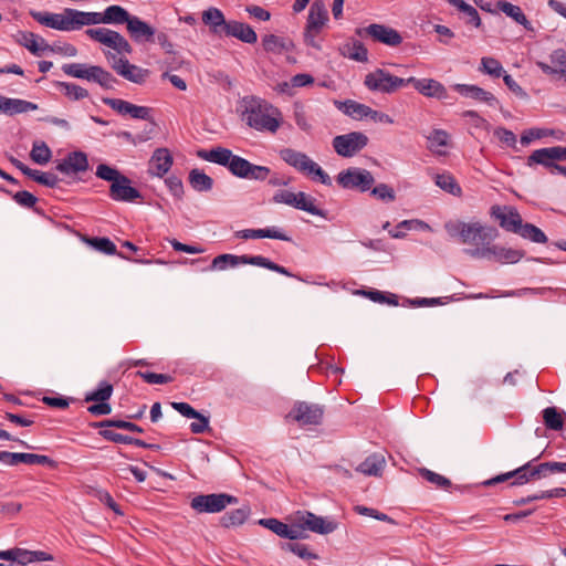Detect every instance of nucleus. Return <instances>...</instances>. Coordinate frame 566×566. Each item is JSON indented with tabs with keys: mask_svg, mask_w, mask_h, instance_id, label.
Listing matches in <instances>:
<instances>
[{
	"mask_svg": "<svg viewBox=\"0 0 566 566\" xmlns=\"http://www.w3.org/2000/svg\"><path fill=\"white\" fill-rule=\"evenodd\" d=\"M199 156L210 163L228 167L230 172L239 178L263 181L271 175L266 166H259L233 155L228 148L217 147L209 151H200Z\"/></svg>",
	"mask_w": 566,
	"mask_h": 566,
	"instance_id": "nucleus-1",
	"label": "nucleus"
},
{
	"mask_svg": "<svg viewBox=\"0 0 566 566\" xmlns=\"http://www.w3.org/2000/svg\"><path fill=\"white\" fill-rule=\"evenodd\" d=\"M243 118L249 127L271 134H275L283 122L282 113L277 107L256 97L245 101Z\"/></svg>",
	"mask_w": 566,
	"mask_h": 566,
	"instance_id": "nucleus-2",
	"label": "nucleus"
},
{
	"mask_svg": "<svg viewBox=\"0 0 566 566\" xmlns=\"http://www.w3.org/2000/svg\"><path fill=\"white\" fill-rule=\"evenodd\" d=\"M444 229L450 238L474 248L486 245L497 237L496 229L481 222L448 221Z\"/></svg>",
	"mask_w": 566,
	"mask_h": 566,
	"instance_id": "nucleus-3",
	"label": "nucleus"
},
{
	"mask_svg": "<svg viewBox=\"0 0 566 566\" xmlns=\"http://www.w3.org/2000/svg\"><path fill=\"white\" fill-rule=\"evenodd\" d=\"M32 18L40 24L64 32L80 30L85 25V11L66 8L61 13L32 11Z\"/></svg>",
	"mask_w": 566,
	"mask_h": 566,
	"instance_id": "nucleus-4",
	"label": "nucleus"
},
{
	"mask_svg": "<svg viewBox=\"0 0 566 566\" xmlns=\"http://www.w3.org/2000/svg\"><path fill=\"white\" fill-rule=\"evenodd\" d=\"M241 264L261 266L285 276H294L286 268L279 265L262 255H235L230 253L220 254L212 260L210 270L223 271L228 268H235Z\"/></svg>",
	"mask_w": 566,
	"mask_h": 566,
	"instance_id": "nucleus-5",
	"label": "nucleus"
},
{
	"mask_svg": "<svg viewBox=\"0 0 566 566\" xmlns=\"http://www.w3.org/2000/svg\"><path fill=\"white\" fill-rule=\"evenodd\" d=\"M62 70L69 76L95 82L106 90L114 88L116 84V78L108 71L98 65L70 63L64 64Z\"/></svg>",
	"mask_w": 566,
	"mask_h": 566,
	"instance_id": "nucleus-6",
	"label": "nucleus"
},
{
	"mask_svg": "<svg viewBox=\"0 0 566 566\" xmlns=\"http://www.w3.org/2000/svg\"><path fill=\"white\" fill-rule=\"evenodd\" d=\"M364 85L374 93L394 94L407 86L406 78L392 75L385 69H375L367 73Z\"/></svg>",
	"mask_w": 566,
	"mask_h": 566,
	"instance_id": "nucleus-7",
	"label": "nucleus"
},
{
	"mask_svg": "<svg viewBox=\"0 0 566 566\" xmlns=\"http://www.w3.org/2000/svg\"><path fill=\"white\" fill-rule=\"evenodd\" d=\"M465 252L472 258L492 260L501 264H515L525 254L523 250L491 244V242L483 247L468 249Z\"/></svg>",
	"mask_w": 566,
	"mask_h": 566,
	"instance_id": "nucleus-8",
	"label": "nucleus"
},
{
	"mask_svg": "<svg viewBox=\"0 0 566 566\" xmlns=\"http://www.w3.org/2000/svg\"><path fill=\"white\" fill-rule=\"evenodd\" d=\"M85 34L93 41H96L111 49L117 56H127L132 54L133 48L124 35L107 28L87 29Z\"/></svg>",
	"mask_w": 566,
	"mask_h": 566,
	"instance_id": "nucleus-9",
	"label": "nucleus"
},
{
	"mask_svg": "<svg viewBox=\"0 0 566 566\" xmlns=\"http://www.w3.org/2000/svg\"><path fill=\"white\" fill-rule=\"evenodd\" d=\"M293 520L295 531L300 533V538L306 537V531L325 535L333 533L337 528L336 522L317 516L307 511L296 512L293 515Z\"/></svg>",
	"mask_w": 566,
	"mask_h": 566,
	"instance_id": "nucleus-10",
	"label": "nucleus"
},
{
	"mask_svg": "<svg viewBox=\"0 0 566 566\" xmlns=\"http://www.w3.org/2000/svg\"><path fill=\"white\" fill-rule=\"evenodd\" d=\"M104 55L111 67L125 80L136 84L146 82L149 75L148 70L129 63L127 56H117L115 53H112L111 50L104 51Z\"/></svg>",
	"mask_w": 566,
	"mask_h": 566,
	"instance_id": "nucleus-11",
	"label": "nucleus"
},
{
	"mask_svg": "<svg viewBox=\"0 0 566 566\" xmlns=\"http://www.w3.org/2000/svg\"><path fill=\"white\" fill-rule=\"evenodd\" d=\"M324 408L318 403L296 401L286 418L297 422L301 427L321 424Z\"/></svg>",
	"mask_w": 566,
	"mask_h": 566,
	"instance_id": "nucleus-12",
	"label": "nucleus"
},
{
	"mask_svg": "<svg viewBox=\"0 0 566 566\" xmlns=\"http://www.w3.org/2000/svg\"><path fill=\"white\" fill-rule=\"evenodd\" d=\"M237 502V497L226 493L200 494L191 500L190 506L198 513H219Z\"/></svg>",
	"mask_w": 566,
	"mask_h": 566,
	"instance_id": "nucleus-13",
	"label": "nucleus"
},
{
	"mask_svg": "<svg viewBox=\"0 0 566 566\" xmlns=\"http://www.w3.org/2000/svg\"><path fill=\"white\" fill-rule=\"evenodd\" d=\"M336 180L344 189H355L361 192L369 190L375 182L370 171L357 167L340 171Z\"/></svg>",
	"mask_w": 566,
	"mask_h": 566,
	"instance_id": "nucleus-14",
	"label": "nucleus"
},
{
	"mask_svg": "<svg viewBox=\"0 0 566 566\" xmlns=\"http://www.w3.org/2000/svg\"><path fill=\"white\" fill-rule=\"evenodd\" d=\"M132 14L129 12L118 6L112 4L108 6L103 12H85V25H96V24H126L128 23Z\"/></svg>",
	"mask_w": 566,
	"mask_h": 566,
	"instance_id": "nucleus-15",
	"label": "nucleus"
},
{
	"mask_svg": "<svg viewBox=\"0 0 566 566\" xmlns=\"http://www.w3.org/2000/svg\"><path fill=\"white\" fill-rule=\"evenodd\" d=\"M368 137L361 132H352L338 135L333 139V147L337 155L348 158L356 155L368 144Z\"/></svg>",
	"mask_w": 566,
	"mask_h": 566,
	"instance_id": "nucleus-16",
	"label": "nucleus"
},
{
	"mask_svg": "<svg viewBox=\"0 0 566 566\" xmlns=\"http://www.w3.org/2000/svg\"><path fill=\"white\" fill-rule=\"evenodd\" d=\"M541 71L553 80H563L566 83V50L556 49L548 55L547 61H537Z\"/></svg>",
	"mask_w": 566,
	"mask_h": 566,
	"instance_id": "nucleus-17",
	"label": "nucleus"
},
{
	"mask_svg": "<svg viewBox=\"0 0 566 566\" xmlns=\"http://www.w3.org/2000/svg\"><path fill=\"white\" fill-rule=\"evenodd\" d=\"M564 160H566V147L554 146L534 150L528 156L526 165L528 167L542 165L552 171L557 161Z\"/></svg>",
	"mask_w": 566,
	"mask_h": 566,
	"instance_id": "nucleus-18",
	"label": "nucleus"
},
{
	"mask_svg": "<svg viewBox=\"0 0 566 566\" xmlns=\"http://www.w3.org/2000/svg\"><path fill=\"white\" fill-rule=\"evenodd\" d=\"M407 85H412L421 95L429 98L447 99L448 90L434 78H416L413 76L406 78Z\"/></svg>",
	"mask_w": 566,
	"mask_h": 566,
	"instance_id": "nucleus-19",
	"label": "nucleus"
},
{
	"mask_svg": "<svg viewBox=\"0 0 566 566\" xmlns=\"http://www.w3.org/2000/svg\"><path fill=\"white\" fill-rule=\"evenodd\" d=\"M21 463L27 465H55V462L46 455L2 451V464L15 467Z\"/></svg>",
	"mask_w": 566,
	"mask_h": 566,
	"instance_id": "nucleus-20",
	"label": "nucleus"
},
{
	"mask_svg": "<svg viewBox=\"0 0 566 566\" xmlns=\"http://www.w3.org/2000/svg\"><path fill=\"white\" fill-rule=\"evenodd\" d=\"M174 164L172 155L167 148H157L154 150L148 161V174L154 177H164Z\"/></svg>",
	"mask_w": 566,
	"mask_h": 566,
	"instance_id": "nucleus-21",
	"label": "nucleus"
},
{
	"mask_svg": "<svg viewBox=\"0 0 566 566\" xmlns=\"http://www.w3.org/2000/svg\"><path fill=\"white\" fill-rule=\"evenodd\" d=\"M364 31L375 41L388 46H398L402 43V36L400 33L385 24L373 23L369 24Z\"/></svg>",
	"mask_w": 566,
	"mask_h": 566,
	"instance_id": "nucleus-22",
	"label": "nucleus"
},
{
	"mask_svg": "<svg viewBox=\"0 0 566 566\" xmlns=\"http://www.w3.org/2000/svg\"><path fill=\"white\" fill-rule=\"evenodd\" d=\"M492 216L500 222L503 229L513 233H517L523 223L522 217L512 207H493Z\"/></svg>",
	"mask_w": 566,
	"mask_h": 566,
	"instance_id": "nucleus-23",
	"label": "nucleus"
},
{
	"mask_svg": "<svg viewBox=\"0 0 566 566\" xmlns=\"http://www.w3.org/2000/svg\"><path fill=\"white\" fill-rule=\"evenodd\" d=\"M14 38L20 45L24 46L36 56H41L45 52L52 51L48 42L42 36L33 32L20 31L14 35Z\"/></svg>",
	"mask_w": 566,
	"mask_h": 566,
	"instance_id": "nucleus-24",
	"label": "nucleus"
},
{
	"mask_svg": "<svg viewBox=\"0 0 566 566\" xmlns=\"http://www.w3.org/2000/svg\"><path fill=\"white\" fill-rule=\"evenodd\" d=\"M109 196L115 201L132 202L140 198V192L130 186V180L122 176L116 182L111 184Z\"/></svg>",
	"mask_w": 566,
	"mask_h": 566,
	"instance_id": "nucleus-25",
	"label": "nucleus"
},
{
	"mask_svg": "<svg viewBox=\"0 0 566 566\" xmlns=\"http://www.w3.org/2000/svg\"><path fill=\"white\" fill-rule=\"evenodd\" d=\"M262 48L266 53L283 54L294 51V41L289 36L269 33L262 36Z\"/></svg>",
	"mask_w": 566,
	"mask_h": 566,
	"instance_id": "nucleus-26",
	"label": "nucleus"
},
{
	"mask_svg": "<svg viewBox=\"0 0 566 566\" xmlns=\"http://www.w3.org/2000/svg\"><path fill=\"white\" fill-rule=\"evenodd\" d=\"M453 88L462 96L485 103L491 107H496L500 104L499 99L491 92H488L480 86L470 84H455Z\"/></svg>",
	"mask_w": 566,
	"mask_h": 566,
	"instance_id": "nucleus-27",
	"label": "nucleus"
},
{
	"mask_svg": "<svg viewBox=\"0 0 566 566\" xmlns=\"http://www.w3.org/2000/svg\"><path fill=\"white\" fill-rule=\"evenodd\" d=\"M87 168V156L83 151H73L56 165V169L65 175L83 172Z\"/></svg>",
	"mask_w": 566,
	"mask_h": 566,
	"instance_id": "nucleus-28",
	"label": "nucleus"
},
{
	"mask_svg": "<svg viewBox=\"0 0 566 566\" xmlns=\"http://www.w3.org/2000/svg\"><path fill=\"white\" fill-rule=\"evenodd\" d=\"M280 158L303 175L307 174L312 163L314 161L305 153L293 148L281 149Z\"/></svg>",
	"mask_w": 566,
	"mask_h": 566,
	"instance_id": "nucleus-29",
	"label": "nucleus"
},
{
	"mask_svg": "<svg viewBox=\"0 0 566 566\" xmlns=\"http://www.w3.org/2000/svg\"><path fill=\"white\" fill-rule=\"evenodd\" d=\"M223 35L235 38L244 43L253 44L258 41L255 31L247 23L229 20Z\"/></svg>",
	"mask_w": 566,
	"mask_h": 566,
	"instance_id": "nucleus-30",
	"label": "nucleus"
},
{
	"mask_svg": "<svg viewBox=\"0 0 566 566\" xmlns=\"http://www.w3.org/2000/svg\"><path fill=\"white\" fill-rule=\"evenodd\" d=\"M127 32L136 41H153L156 34L155 29L136 15H132L127 25Z\"/></svg>",
	"mask_w": 566,
	"mask_h": 566,
	"instance_id": "nucleus-31",
	"label": "nucleus"
},
{
	"mask_svg": "<svg viewBox=\"0 0 566 566\" xmlns=\"http://www.w3.org/2000/svg\"><path fill=\"white\" fill-rule=\"evenodd\" d=\"M532 465H531V462H527L525 463L524 465L511 471V472H507V473H504V474H500L489 481L485 482L486 485H492V484H495V483H500V482H504V481H507L512 478H515V480L513 481L512 485H522V484H525L532 480L535 479V476H531V470H532Z\"/></svg>",
	"mask_w": 566,
	"mask_h": 566,
	"instance_id": "nucleus-32",
	"label": "nucleus"
},
{
	"mask_svg": "<svg viewBox=\"0 0 566 566\" xmlns=\"http://www.w3.org/2000/svg\"><path fill=\"white\" fill-rule=\"evenodd\" d=\"M201 19L214 35H223L228 21L220 9L214 7L208 8L202 12Z\"/></svg>",
	"mask_w": 566,
	"mask_h": 566,
	"instance_id": "nucleus-33",
	"label": "nucleus"
},
{
	"mask_svg": "<svg viewBox=\"0 0 566 566\" xmlns=\"http://www.w3.org/2000/svg\"><path fill=\"white\" fill-rule=\"evenodd\" d=\"M259 524L272 531L276 535L289 538V539H298L300 533L295 531L294 520L291 518V524H285L276 518H261Z\"/></svg>",
	"mask_w": 566,
	"mask_h": 566,
	"instance_id": "nucleus-34",
	"label": "nucleus"
},
{
	"mask_svg": "<svg viewBox=\"0 0 566 566\" xmlns=\"http://www.w3.org/2000/svg\"><path fill=\"white\" fill-rule=\"evenodd\" d=\"M237 238L241 239H276L282 241H290V237H287L283 231L279 228L272 227L266 229H244L235 232Z\"/></svg>",
	"mask_w": 566,
	"mask_h": 566,
	"instance_id": "nucleus-35",
	"label": "nucleus"
},
{
	"mask_svg": "<svg viewBox=\"0 0 566 566\" xmlns=\"http://www.w3.org/2000/svg\"><path fill=\"white\" fill-rule=\"evenodd\" d=\"M38 108L39 106L35 103L21 98H9L2 96V114L15 116L36 111Z\"/></svg>",
	"mask_w": 566,
	"mask_h": 566,
	"instance_id": "nucleus-36",
	"label": "nucleus"
},
{
	"mask_svg": "<svg viewBox=\"0 0 566 566\" xmlns=\"http://www.w3.org/2000/svg\"><path fill=\"white\" fill-rule=\"evenodd\" d=\"M386 461L381 454H371L367 457L356 471L369 476H379L385 468Z\"/></svg>",
	"mask_w": 566,
	"mask_h": 566,
	"instance_id": "nucleus-37",
	"label": "nucleus"
},
{
	"mask_svg": "<svg viewBox=\"0 0 566 566\" xmlns=\"http://www.w3.org/2000/svg\"><path fill=\"white\" fill-rule=\"evenodd\" d=\"M328 21V12L322 1H314L310 8L306 24L323 30Z\"/></svg>",
	"mask_w": 566,
	"mask_h": 566,
	"instance_id": "nucleus-38",
	"label": "nucleus"
},
{
	"mask_svg": "<svg viewBox=\"0 0 566 566\" xmlns=\"http://www.w3.org/2000/svg\"><path fill=\"white\" fill-rule=\"evenodd\" d=\"M339 52L343 56L348 57L350 60L357 62H367L368 61V51L364 46V44L359 41H350L344 43L339 48Z\"/></svg>",
	"mask_w": 566,
	"mask_h": 566,
	"instance_id": "nucleus-39",
	"label": "nucleus"
},
{
	"mask_svg": "<svg viewBox=\"0 0 566 566\" xmlns=\"http://www.w3.org/2000/svg\"><path fill=\"white\" fill-rule=\"evenodd\" d=\"M497 8L504 12L507 17L512 18L515 22L523 25L526 30H532V24L521 10L518 6L510 2L499 1Z\"/></svg>",
	"mask_w": 566,
	"mask_h": 566,
	"instance_id": "nucleus-40",
	"label": "nucleus"
},
{
	"mask_svg": "<svg viewBox=\"0 0 566 566\" xmlns=\"http://www.w3.org/2000/svg\"><path fill=\"white\" fill-rule=\"evenodd\" d=\"M189 184L196 191L203 192L212 189L213 180L202 170L192 169L189 172Z\"/></svg>",
	"mask_w": 566,
	"mask_h": 566,
	"instance_id": "nucleus-41",
	"label": "nucleus"
},
{
	"mask_svg": "<svg viewBox=\"0 0 566 566\" xmlns=\"http://www.w3.org/2000/svg\"><path fill=\"white\" fill-rule=\"evenodd\" d=\"M434 184L443 191L453 196H461L462 190L454 177L449 172L437 174L434 176Z\"/></svg>",
	"mask_w": 566,
	"mask_h": 566,
	"instance_id": "nucleus-42",
	"label": "nucleus"
},
{
	"mask_svg": "<svg viewBox=\"0 0 566 566\" xmlns=\"http://www.w3.org/2000/svg\"><path fill=\"white\" fill-rule=\"evenodd\" d=\"M250 507L242 506L233 510L221 517V524L224 527L238 526L243 524L250 515Z\"/></svg>",
	"mask_w": 566,
	"mask_h": 566,
	"instance_id": "nucleus-43",
	"label": "nucleus"
},
{
	"mask_svg": "<svg viewBox=\"0 0 566 566\" xmlns=\"http://www.w3.org/2000/svg\"><path fill=\"white\" fill-rule=\"evenodd\" d=\"M449 134L443 129H434L429 136H428V143H429V149L438 155H443L444 151L442 150L443 147L448 146L449 143Z\"/></svg>",
	"mask_w": 566,
	"mask_h": 566,
	"instance_id": "nucleus-44",
	"label": "nucleus"
},
{
	"mask_svg": "<svg viewBox=\"0 0 566 566\" xmlns=\"http://www.w3.org/2000/svg\"><path fill=\"white\" fill-rule=\"evenodd\" d=\"M25 170H27L25 176H28L32 180H34L43 186L54 188L60 182L59 177L53 172H50V171L44 172L41 170L31 169V168H25Z\"/></svg>",
	"mask_w": 566,
	"mask_h": 566,
	"instance_id": "nucleus-45",
	"label": "nucleus"
},
{
	"mask_svg": "<svg viewBox=\"0 0 566 566\" xmlns=\"http://www.w3.org/2000/svg\"><path fill=\"white\" fill-rule=\"evenodd\" d=\"M294 208L306 211L313 216H323L322 210L315 205V198L303 191L296 192Z\"/></svg>",
	"mask_w": 566,
	"mask_h": 566,
	"instance_id": "nucleus-46",
	"label": "nucleus"
},
{
	"mask_svg": "<svg viewBox=\"0 0 566 566\" xmlns=\"http://www.w3.org/2000/svg\"><path fill=\"white\" fill-rule=\"evenodd\" d=\"M30 157L34 163L45 165L50 161L52 151L44 142L36 140L32 145Z\"/></svg>",
	"mask_w": 566,
	"mask_h": 566,
	"instance_id": "nucleus-47",
	"label": "nucleus"
},
{
	"mask_svg": "<svg viewBox=\"0 0 566 566\" xmlns=\"http://www.w3.org/2000/svg\"><path fill=\"white\" fill-rule=\"evenodd\" d=\"M522 238L527 239L535 243H546L547 237L546 234L536 226L532 223H522L518 232Z\"/></svg>",
	"mask_w": 566,
	"mask_h": 566,
	"instance_id": "nucleus-48",
	"label": "nucleus"
},
{
	"mask_svg": "<svg viewBox=\"0 0 566 566\" xmlns=\"http://www.w3.org/2000/svg\"><path fill=\"white\" fill-rule=\"evenodd\" d=\"M23 548L2 551V566H28Z\"/></svg>",
	"mask_w": 566,
	"mask_h": 566,
	"instance_id": "nucleus-49",
	"label": "nucleus"
},
{
	"mask_svg": "<svg viewBox=\"0 0 566 566\" xmlns=\"http://www.w3.org/2000/svg\"><path fill=\"white\" fill-rule=\"evenodd\" d=\"M343 111L352 118L360 120L368 117L370 107L355 101H346L343 103Z\"/></svg>",
	"mask_w": 566,
	"mask_h": 566,
	"instance_id": "nucleus-50",
	"label": "nucleus"
},
{
	"mask_svg": "<svg viewBox=\"0 0 566 566\" xmlns=\"http://www.w3.org/2000/svg\"><path fill=\"white\" fill-rule=\"evenodd\" d=\"M543 419L546 428L551 430H562L564 426L563 415L555 407H547L543 410Z\"/></svg>",
	"mask_w": 566,
	"mask_h": 566,
	"instance_id": "nucleus-51",
	"label": "nucleus"
},
{
	"mask_svg": "<svg viewBox=\"0 0 566 566\" xmlns=\"http://www.w3.org/2000/svg\"><path fill=\"white\" fill-rule=\"evenodd\" d=\"M479 71L495 78L501 77L505 73L500 61L491 56L481 59Z\"/></svg>",
	"mask_w": 566,
	"mask_h": 566,
	"instance_id": "nucleus-52",
	"label": "nucleus"
},
{
	"mask_svg": "<svg viewBox=\"0 0 566 566\" xmlns=\"http://www.w3.org/2000/svg\"><path fill=\"white\" fill-rule=\"evenodd\" d=\"M59 87L63 94L72 101H80L88 96L87 90L74 83L61 82L59 83Z\"/></svg>",
	"mask_w": 566,
	"mask_h": 566,
	"instance_id": "nucleus-53",
	"label": "nucleus"
},
{
	"mask_svg": "<svg viewBox=\"0 0 566 566\" xmlns=\"http://www.w3.org/2000/svg\"><path fill=\"white\" fill-rule=\"evenodd\" d=\"M112 394L113 386L106 381H102L95 390L86 394L85 401H107Z\"/></svg>",
	"mask_w": 566,
	"mask_h": 566,
	"instance_id": "nucleus-54",
	"label": "nucleus"
},
{
	"mask_svg": "<svg viewBox=\"0 0 566 566\" xmlns=\"http://www.w3.org/2000/svg\"><path fill=\"white\" fill-rule=\"evenodd\" d=\"M86 242L95 250L113 255L117 253L116 245L108 238H88Z\"/></svg>",
	"mask_w": 566,
	"mask_h": 566,
	"instance_id": "nucleus-55",
	"label": "nucleus"
},
{
	"mask_svg": "<svg viewBox=\"0 0 566 566\" xmlns=\"http://www.w3.org/2000/svg\"><path fill=\"white\" fill-rule=\"evenodd\" d=\"M419 474L424 479L427 480L429 483L431 484H434L437 488H440V489H447L450 486L451 482L449 479H447L446 476L439 474V473H436L429 469H420L419 470Z\"/></svg>",
	"mask_w": 566,
	"mask_h": 566,
	"instance_id": "nucleus-56",
	"label": "nucleus"
},
{
	"mask_svg": "<svg viewBox=\"0 0 566 566\" xmlns=\"http://www.w3.org/2000/svg\"><path fill=\"white\" fill-rule=\"evenodd\" d=\"M95 175L111 184L116 182L123 175L116 169L106 164H101L96 168Z\"/></svg>",
	"mask_w": 566,
	"mask_h": 566,
	"instance_id": "nucleus-57",
	"label": "nucleus"
},
{
	"mask_svg": "<svg viewBox=\"0 0 566 566\" xmlns=\"http://www.w3.org/2000/svg\"><path fill=\"white\" fill-rule=\"evenodd\" d=\"M494 136L497 137L499 140L505 144L506 146L515 150H518L516 146L517 139L512 130L506 129L504 127H497L496 129H494Z\"/></svg>",
	"mask_w": 566,
	"mask_h": 566,
	"instance_id": "nucleus-58",
	"label": "nucleus"
},
{
	"mask_svg": "<svg viewBox=\"0 0 566 566\" xmlns=\"http://www.w3.org/2000/svg\"><path fill=\"white\" fill-rule=\"evenodd\" d=\"M284 549L290 551L303 559H315L317 556L310 552L308 547L304 544L286 543Z\"/></svg>",
	"mask_w": 566,
	"mask_h": 566,
	"instance_id": "nucleus-59",
	"label": "nucleus"
},
{
	"mask_svg": "<svg viewBox=\"0 0 566 566\" xmlns=\"http://www.w3.org/2000/svg\"><path fill=\"white\" fill-rule=\"evenodd\" d=\"M321 32H322V30L306 24L304 33H303L305 44L308 46H312L316 50H321L322 45H321L319 41H317V36L319 35Z\"/></svg>",
	"mask_w": 566,
	"mask_h": 566,
	"instance_id": "nucleus-60",
	"label": "nucleus"
},
{
	"mask_svg": "<svg viewBox=\"0 0 566 566\" xmlns=\"http://www.w3.org/2000/svg\"><path fill=\"white\" fill-rule=\"evenodd\" d=\"M371 195L378 198L379 200L391 202L396 199L395 191L391 187L386 184L377 185L373 190Z\"/></svg>",
	"mask_w": 566,
	"mask_h": 566,
	"instance_id": "nucleus-61",
	"label": "nucleus"
},
{
	"mask_svg": "<svg viewBox=\"0 0 566 566\" xmlns=\"http://www.w3.org/2000/svg\"><path fill=\"white\" fill-rule=\"evenodd\" d=\"M306 176L311 177L314 180H318L323 185L331 186L332 180L331 177L322 169V167L313 161L311 168L308 169Z\"/></svg>",
	"mask_w": 566,
	"mask_h": 566,
	"instance_id": "nucleus-62",
	"label": "nucleus"
},
{
	"mask_svg": "<svg viewBox=\"0 0 566 566\" xmlns=\"http://www.w3.org/2000/svg\"><path fill=\"white\" fill-rule=\"evenodd\" d=\"M547 135L545 129L531 128L522 133L520 143L523 146H528L533 140L541 139Z\"/></svg>",
	"mask_w": 566,
	"mask_h": 566,
	"instance_id": "nucleus-63",
	"label": "nucleus"
},
{
	"mask_svg": "<svg viewBox=\"0 0 566 566\" xmlns=\"http://www.w3.org/2000/svg\"><path fill=\"white\" fill-rule=\"evenodd\" d=\"M13 200L24 208H31L38 201L35 196L25 190L15 192L13 195Z\"/></svg>",
	"mask_w": 566,
	"mask_h": 566,
	"instance_id": "nucleus-64",
	"label": "nucleus"
}]
</instances>
